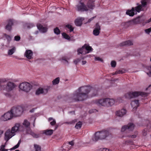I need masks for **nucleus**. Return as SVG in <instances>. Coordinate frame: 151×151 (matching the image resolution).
<instances>
[{
	"label": "nucleus",
	"mask_w": 151,
	"mask_h": 151,
	"mask_svg": "<svg viewBox=\"0 0 151 151\" xmlns=\"http://www.w3.org/2000/svg\"><path fill=\"white\" fill-rule=\"evenodd\" d=\"M134 11V8L133 7L131 9L127 10L126 14L129 16L132 17L135 14Z\"/></svg>",
	"instance_id": "obj_25"
},
{
	"label": "nucleus",
	"mask_w": 151,
	"mask_h": 151,
	"mask_svg": "<svg viewBox=\"0 0 151 151\" xmlns=\"http://www.w3.org/2000/svg\"><path fill=\"white\" fill-rule=\"evenodd\" d=\"M62 35L63 38L69 40L70 39V37L67 34L63 32L62 33Z\"/></svg>",
	"instance_id": "obj_37"
},
{
	"label": "nucleus",
	"mask_w": 151,
	"mask_h": 151,
	"mask_svg": "<svg viewBox=\"0 0 151 151\" xmlns=\"http://www.w3.org/2000/svg\"><path fill=\"white\" fill-rule=\"evenodd\" d=\"M94 2V0H89L88 1L87 4V6L88 9H94L95 6Z\"/></svg>",
	"instance_id": "obj_19"
},
{
	"label": "nucleus",
	"mask_w": 151,
	"mask_h": 151,
	"mask_svg": "<svg viewBox=\"0 0 151 151\" xmlns=\"http://www.w3.org/2000/svg\"><path fill=\"white\" fill-rule=\"evenodd\" d=\"M133 44L132 42L130 40H129L121 43L120 44V46L125 45L129 46L133 45Z\"/></svg>",
	"instance_id": "obj_26"
},
{
	"label": "nucleus",
	"mask_w": 151,
	"mask_h": 151,
	"mask_svg": "<svg viewBox=\"0 0 151 151\" xmlns=\"http://www.w3.org/2000/svg\"><path fill=\"white\" fill-rule=\"evenodd\" d=\"M47 91L48 90L47 89L39 88L36 90L35 93L37 95H39L41 93L45 94L47 92Z\"/></svg>",
	"instance_id": "obj_20"
},
{
	"label": "nucleus",
	"mask_w": 151,
	"mask_h": 151,
	"mask_svg": "<svg viewBox=\"0 0 151 151\" xmlns=\"http://www.w3.org/2000/svg\"><path fill=\"white\" fill-rule=\"evenodd\" d=\"M65 27L68 28L70 29V32H71L73 31L74 28L72 27V26L70 24H68L66 25Z\"/></svg>",
	"instance_id": "obj_36"
},
{
	"label": "nucleus",
	"mask_w": 151,
	"mask_h": 151,
	"mask_svg": "<svg viewBox=\"0 0 151 151\" xmlns=\"http://www.w3.org/2000/svg\"><path fill=\"white\" fill-rule=\"evenodd\" d=\"M111 65L112 67L114 68L116 65V62L115 61L113 60L111 62Z\"/></svg>",
	"instance_id": "obj_42"
},
{
	"label": "nucleus",
	"mask_w": 151,
	"mask_h": 151,
	"mask_svg": "<svg viewBox=\"0 0 151 151\" xmlns=\"http://www.w3.org/2000/svg\"><path fill=\"white\" fill-rule=\"evenodd\" d=\"M55 124H56V121H55V120H53L51 122H50V124L52 126L55 125Z\"/></svg>",
	"instance_id": "obj_54"
},
{
	"label": "nucleus",
	"mask_w": 151,
	"mask_h": 151,
	"mask_svg": "<svg viewBox=\"0 0 151 151\" xmlns=\"http://www.w3.org/2000/svg\"><path fill=\"white\" fill-rule=\"evenodd\" d=\"M84 20L83 18H79L77 19L75 21L76 25L77 26H81L82 24V22Z\"/></svg>",
	"instance_id": "obj_23"
},
{
	"label": "nucleus",
	"mask_w": 151,
	"mask_h": 151,
	"mask_svg": "<svg viewBox=\"0 0 151 151\" xmlns=\"http://www.w3.org/2000/svg\"><path fill=\"white\" fill-rule=\"evenodd\" d=\"M53 133V130L52 129H48L44 131V133L46 135H50Z\"/></svg>",
	"instance_id": "obj_30"
},
{
	"label": "nucleus",
	"mask_w": 151,
	"mask_h": 151,
	"mask_svg": "<svg viewBox=\"0 0 151 151\" xmlns=\"http://www.w3.org/2000/svg\"><path fill=\"white\" fill-rule=\"evenodd\" d=\"M151 22V17L148 19V20H146V21H145V19H144V22L143 23V25L144 26L147 23H149L150 22Z\"/></svg>",
	"instance_id": "obj_43"
},
{
	"label": "nucleus",
	"mask_w": 151,
	"mask_h": 151,
	"mask_svg": "<svg viewBox=\"0 0 151 151\" xmlns=\"http://www.w3.org/2000/svg\"><path fill=\"white\" fill-rule=\"evenodd\" d=\"M6 81L5 79H0V89L1 90V86H4V85H3V83H4L5 81Z\"/></svg>",
	"instance_id": "obj_40"
},
{
	"label": "nucleus",
	"mask_w": 151,
	"mask_h": 151,
	"mask_svg": "<svg viewBox=\"0 0 151 151\" xmlns=\"http://www.w3.org/2000/svg\"><path fill=\"white\" fill-rule=\"evenodd\" d=\"M11 130L14 134H15V132L18 130L21 131H24V128L22 125H20L19 123H16L12 128Z\"/></svg>",
	"instance_id": "obj_10"
},
{
	"label": "nucleus",
	"mask_w": 151,
	"mask_h": 151,
	"mask_svg": "<svg viewBox=\"0 0 151 151\" xmlns=\"http://www.w3.org/2000/svg\"><path fill=\"white\" fill-rule=\"evenodd\" d=\"M101 27L99 24V23H96L95 27L93 31V34L95 36H97L99 35L100 33Z\"/></svg>",
	"instance_id": "obj_14"
},
{
	"label": "nucleus",
	"mask_w": 151,
	"mask_h": 151,
	"mask_svg": "<svg viewBox=\"0 0 151 151\" xmlns=\"http://www.w3.org/2000/svg\"><path fill=\"white\" fill-rule=\"evenodd\" d=\"M3 131L1 130H0V137H1V135L3 133Z\"/></svg>",
	"instance_id": "obj_63"
},
{
	"label": "nucleus",
	"mask_w": 151,
	"mask_h": 151,
	"mask_svg": "<svg viewBox=\"0 0 151 151\" xmlns=\"http://www.w3.org/2000/svg\"><path fill=\"white\" fill-rule=\"evenodd\" d=\"M95 111H96L95 109H91V110H89V113L90 114H91V113L94 112Z\"/></svg>",
	"instance_id": "obj_58"
},
{
	"label": "nucleus",
	"mask_w": 151,
	"mask_h": 151,
	"mask_svg": "<svg viewBox=\"0 0 151 151\" xmlns=\"http://www.w3.org/2000/svg\"><path fill=\"white\" fill-rule=\"evenodd\" d=\"M131 21L132 22L133 24H141L143 25L144 22V19L138 17L131 20Z\"/></svg>",
	"instance_id": "obj_17"
},
{
	"label": "nucleus",
	"mask_w": 151,
	"mask_h": 151,
	"mask_svg": "<svg viewBox=\"0 0 151 151\" xmlns=\"http://www.w3.org/2000/svg\"><path fill=\"white\" fill-rule=\"evenodd\" d=\"M8 150L6 149H1L0 151H7Z\"/></svg>",
	"instance_id": "obj_62"
},
{
	"label": "nucleus",
	"mask_w": 151,
	"mask_h": 151,
	"mask_svg": "<svg viewBox=\"0 0 151 151\" xmlns=\"http://www.w3.org/2000/svg\"><path fill=\"white\" fill-rule=\"evenodd\" d=\"M32 88V86L29 83L27 82L21 83L19 85L20 89L27 93L29 92Z\"/></svg>",
	"instance_id": "obj_7"
},
{
	"label": "nucleus",
	"mask_w": 151,
	"mask_h": 151,
	"mask_svg": "<svg viewBox=\"0 0 151 151\" xmlns=\"http://www.w3.org/2000/svg\"><path fill=\"white\" fill-rule=\"evenodd\" d=\"M96 17V16L93 17L89 19L88 21V22H90L92 20H93L95 17Z\"/></svg>",
	"instance_id": "obj_55"
},
{
	"label": "nucleus",
	"mask_w": 151,
	"mask_h": 151,
	"mask_svg": "<svg viewBox=\"0 0 151 151\" xmlns=\"http://www.w3.org/2000/svg\"><path fill=\"white\" fill-rule=\"evenodd\" d=\"M86 63V61H82V64L83 65L85 64Z\"/></svg>",
	"instance_id": "obj_61"
},
{
	"label": "nucleus",
	"mask_w": 151,
	"mask_h": 151,
	"mask_svg": "<svg viewBox=\"0 0 151 151\" xmlns=\"http://www.w3.org/2000/svg\"><path fill=\"white\" fill-rule=\"evenodd\" d=\"M126 137H131L132 138H135L136 137H137V136L135 134H134V135H127L125 136Z\"/></svg>",
	"instance_id": "obj_46"
},
{
	"label": "nucleus",
	"mask_w": 151,
	"mask_h": 151,
	"mask_svg": "<svg viewBox=\"0 0 151 151\" xmlns=\"http://www.w3.org/2000/svg\"><path fill=\"white\" fill-rule=\"evenodd\" d=\"M147 132L145 130H144L143 132V136H145L147 134Z\"/></svg>",
	"instance_id": "obj_56"
},
{
	"label": "nucleus",
	"mask_w": 151,
	"mask_h": 151,
	"mask_svg": "<svg viewBox=\"0 0 151 151\" xmlns=\"http://www.w3.org/2000/svg\"><path fill=\"white\" fill-rule=\"evenodd\" d=\"M69 59L66 57H62L61 59L62 60L65 61V63H68V62L67 60Z\"/></svg>",
	"instance_id": "obj_44"
},
{
	"label": "nucleus",
	"mask_w": 151,
	"mask_h": 151,
	"mask_svg": "<svg viewBox=\"0 0 151 151\" xmlns=\"http://www.w3.org/2000/svg\"><path fill=\"white\" fill-rule=\"evenodd\" d=\"M124 72V70H119L116 71L114 74H122Z\"/></svg>",
	"instance_id": "obj_48"
},
{
	"label": "nucleus",
	"mask_w": 151,
	"mask_h": 151,
	"mask_svg": "<svg viewBox=\"0 0 151 151\" xmlns=\"http://www.w3.org/2000/svg\"><path fill=\"white\" fill-rule=\"evenodd\" d=\"M4 37L7 39L8 43H9L11 40V37L9 35H6V34H4Z\"/></svg>",
	"instance_id": "obj_35"
},
{
	"label": "nucleus",
	"mask_w": 151,
	"mask_h": 151,
	"mask_svg": "<svg viewBox=\"0 0 151 151\" xmlns=\"http://www.w3.org/2000/svg\"><path fill=\"white\" fill-rule=\"evenodd\" d=\"M26 133L31 135L34 138H37L39 137L38 135L32 132L30 128H29V129L27 130Z\"/></svg>",
	"instance_id": "obj_27"
},
{
	"label": "nucleus",
	"mask_w": 151,
	"mask_h": 151,
	"mask_svg": "<svg viewBox=\"0 0 151 151\" xmlns=\"http://www.w3.org/2000/svg\"><path fill=\"white\" fill-rule=\"evenodd\" d=\"M126 110L125 109H122L121 110L117 111L116 115L118 116L121 117L126 114Z\"/></svg>",
	"instance_id": "obj_22"
},
{
	"label": "nucleus",
	"mask_w": 151,
	"mask_h": 151,
	"mask_svg": "<svg viewBox=\"0 0 151 151\" xmlns=\"http://www.w3.org/2000/svg\"><path fill=\"white\" fill-rule=\"evenodd\" d=\"M34 147L35 149V151H41V147L40 145L37 144H34Z\"/></svg>",
	"instance_id": "obj_33"
},
{
	"label": "nucleus",
	"mask_w": 151,
	"mask_h": 151,
	"mask_svg": "<svg viewBox=\"0 0 151 151\" xmlns=\"http://www.w3.org/2000/svg\"><path fill=\"white\" fill-rule=\"evenodd\" d=\"M21 142L20 140H19L18 143L12 148H11L10 150H15L17 148H18L20 145V143Z\"/></svg>",
	"instance_id": "obj_38"
},
{
	"label": "nucleus",
	"mask_w": 151,
	"mask_h": 151,
	"mask_svg": "<svg viewBox=\"0 0 151 151\" xmlns=\"http://www.w3.org/2000/svg\"><path fill=\"white\" fill-rule=\"evenodd\" d=\"M5 147V145H2L1 147H0V150L3 149H4V148Z\"/></svg>",
	"instance_id": "obj_59"
},
{
	"label": "nucleus",
	"mask_w": 151,
	"mask_h": 151,
	"mask_svg": "<svg viewBox=\"0 0 151 151\" xmlns=\"http://www.w3.org/2000/svg\"><path fill=\"white\" fill-rule=\"evenodd\" d=\"M76 7L77 10L79 12H87L89 10L87 5L82 1H80L78 4L76 5Z\"/></svg>",
	"instance_id": "obj_9"
},
{
	"label": "nucleus",
	"mask_w": 151,
	"mask_h": 151,
	"mask_svg": "<svg viewBox=\"0 0 151 151\" xmlns=\"http://www.w3.org/2000/svg\"><path fill=\"white\" fill-rule=\"evenodd\" d=\"M53 119H52V117H50V118H49V119H48V121H51V120H52Z\"/></svg>",
	"instance_id": "obj_64"
},
{
	"label": "nucleus",
	"mask_w": 151,
	"mask_h": 151,
	"mask_svg": "<svg viewBox=\"0 0 151 151\" xmlns=\"http://www.w3.org/2000/svg\"><path fill=\"white\" fill-rule=\"evenodd\" d=\"M131 104L132 107H133V110H136L139 106V100H134L132 101Z\"/></svg>",
	"instance_id": "obj_18"
},
{
	"label": "nucleus",
	"mask_w": 151,
	"mask_h": 151,
	"mask_svg": "<svg viewBox=\"0 0 151 151\" xmlns=\"http://www.w3.org/2000/svg\"><path fill=\"white\" fill-rule=\"evenodd\" d=\"M145 31L146 33L149 34L151 32V27L148 29H145Z\"/></svg>",
	"instance_id": "obj_47"
},
{
	"label": "nucleus",
	"mask_w": 151,
	"mask_h": 151,
	"mask_svg": "<svg viewBox=\"0 0 151 151\" xmlns=\"http://www.w3.org/2000/svg\"><path fill=\"white\" fill-rule=\"evenodd\" d=\"M37 27L38 29L40 30H41V29H42V28L43 27V26H42V25L41 24H38L37 25Z\"/></svg>",
	"instance_id": "obj_51"
},
{
	"label": "nucleus",
	"mask_w": 151,
	"mask_h": 151,
	"mask_svg": "<svg viewBox=\"0 0 151 151\" xmlns=\"http://www.w3.org/2000/svg\"><path fill=\"white\" fill-rule=\"evenodd\" d=\"M22 124L23 126V128H24V130L25 129L26 130V132H27V130L29 129V128H30L29 127L30 123L27 119L24 120Z\"/></svg>",
	"instance_id": "obj_21"
},
{
	"label": "nucleus",
	"mask_w": 151,
	"mask_h": 151,
	"mask_svg": "<svg viewBox=\"0 0 151 151\" xmlns=\"http://www.w3.org/2000/svg\"><path fill=\"white\" fill-rule=\"evenodd\" d=\"M59 81L60 78L59 77L57 78L52 81V84L53 85H56L57 84L59 83Z\"/></svg>",
	"instance_id": "obj_32"
},
{
	"label": "nucleus",
	"mask_w": 151,
	"mask_h": 151,
	"mask_svg": "<svg viewBox=\"0 0 151 151\" xmlns=\"http://www.w3.org/2000/svg\"><path fill=\"white\" fill-rule=\"evenodd\" d=\"M54 31L55 34L58 35L60 33V32L59 29L58 27H56L54 29Z\"/></svg>",
	"instance_id": "obj_39"
},
{
	"label": "nucleus",
	"mask_w": 151,
	"mask_h": 151,
	"mask_svg": "<svg viewBox=\"0 0 151 151\" xmlns=\"http://www.w3.org/2000/svg\"><path fill=\"white\" fill-rule=\"evenodd\" d=\"M122 25L124 26L125 28H127L133 24H132V22L131 20L125 23H122Z\"/></svg>",
	"instance_id": "obj_29"
},
{
	"label": "nucleus",
	"mask_w": 151,
	"mask_h": 151,
	"mask_svg": "<svg viewBox=\"0 0 151 151\" xmlns=\"http://www.w3.org/2000/svg\"><path fill=\"white\" fill-rule=\"evenodd\" d=\"M108 131L104 130L96 132L93 138L92 139L93 141L96 142L99 139H105L109 136L111 137Z\"/></svg>",
	"instance_id": "obj_4"
},
{
	"label": "nucleus",
	"mask_w": 151,
	"mask_h": 151,
	"mask_svg": "<svg viewBox=\"0 0 151 151\" xmlns=\"http://www.w3.org/2000/svg\"><path fill=\"white\" fill-rule=\"evenodd\" d=\"M95 60L96 61H101V62H102L103 61V60L100 58L99 57H96L95 58Z\"/></svg>",
	"instance_id": "obj_52"
},
{
	"label": "nucleus",
	"mask_w": 151,
	"mask_h": 151,
	"mask_svg": "<svg viewBox=\"0 0 151 151\" xmlns=\"http://www.w3.org/2000/svg\"><path fill=\"white\" fill-rule=\"evenodd\" d=\"M81 58H78L74 61V63L76 65L81 60Z\"/></svg>",
	"instance_id": "obj_45"
},
{
	"label": "nucleus",
	"mask_w": 151,
	"mask_h": 151,
	"mask_svg": "<svg viewBox=\"0 0 151 151\" xmlns=\"http://www.w3.org/2000/svg\"><path fill=\"white\" fill-rule=\"evenodd\" d=\"M93 93L91 96H96L98 91L90 86H83L79 88L71 94L70 99L72 100L71 101H82L88 98V94L91 91Z\"/></svg>",
	"instance_id": "obj_1"
},
{
	"label": "nucleus",
	"mask_w": 151,
	"mask_h": 151,
	"mask_svg": "<svg viewBox=\"0 0 151 151\" xmlns=\"http://www.w3.org/2000/svg\"><path fill=\"white\" fill-rule=\"evenodd\" d=\"M13 116H14V115L10 110V112L8 111L2 115L1 117V119L3 121H6L10 119Z\"/></svg>",
	"instance_id": "obj_12"
},
{
	"label": "nucleus",
	"mask_w": 151,
	"mask_h": 151,
	"mask_svg": "<svg viewBox=\"0 0 151 151\" xmlns=\"http://www.w3.org/2000/svg\"><path fill=\"white\" fill-rule=\"evenodd\" d=\"M16 48L14 46H12L11 49L8 51V54L9 55H12L16 51Z\"/></svg>",
	"instance_id": "obj_28"
},
{
	"label": "nucleus",
	"mask_w": 151,
	"mask_h": 151,
	"mask_svg": "<svg viewBox=\"0 0 151 151\" xmlns=\"http://www.w3.org/2000/svg\"><path fill=\"white\" fill-rule=\"evenodd\" d=\"M82 125V123L81 122L79 121L77 123L75 126V128L78 129L81 127Z\"/></svg>",
	"instance_id": "obj_34"
},
{
	"label": "nucleus",
	"mask_w": 151,
	"mask_h": 151,
	"mask_svg": "<svg viewBox=\"0 0 151 151\" xmlns=\"http://www.w3.org/2000/svg\"><path fill=\"white\" fill-rule=\"evenodd\" d=\"M93 50L91 47L85 44L81 48L79 49L77 52L78 55L81 54L84 55L89 53Z\"/></svg>",
	"instance_id": "obj_6"
},
{
	"label": "nucleus",
	"mask_w": 151,
	"mask_h": 151,
	"mask_svg": "<svg viewBox=\"0 0 151 151\" xmlns=\"http://www.w3.org/2000/svg\"><path fill=\"white\" fill-rule=\"evenodd\" d=\"M115 100L113 99L107 98L95 100L94 103L99 106L106 107L113 105L115 103Z\"/></svg>",
	"instance_id": "obj_2"
},
{
	"label": "nucleus",
	"mask_w": 151,
	"mask_h": 151,
	"mask_svg": "<svg viewBox=\"0 0 151 151\" xmlns=\"http://www.w3.org/2000/svg\"><path fill=\"white\" fill-rule=\"evenodd\" d=\"M151 70L150 71L149 73H147V74L149 75V76L151 77V66H150Z\"/></svg>",
	"instance_id": "obj_60"
},
{
	"label": "nucleus",
	"mask_w": 151,
	"mask_h": 151,
	"mask_svg": "<svg viewBox=\"0 0 151 151\" xmlns=\"http://www.w3.org/2000/svg\"><path fill=\"white\" fill-rule=\"evenodd\" d=\"M134 125L132 123H130L127 125H124L122 126L121 132H124L127 130L129 131H132L134 129Z\"/></svg>",
	"instance_id": "obj_11"
},
{
	"label": "nucleus",
	"mask_w": 151,
	"mask_h": 151,
	"mask_svg": "<svg viewBox=\"0 0 151 151\" xmlns=\"http://www.w3.org/2000/svg\"><path fill=\"white\" fill-rule=\"evenodd\" d=\"M141 4L140 5L143 8H145L147 5V0H141Z\"/></svg>",
	"instance_id": "obj_31"
},
{
	"label": "nucleus",
	"mask_w": 151,
	"mask_h": 151,
	"mask_svg": "<svg viewBox=\"0 0 151 151\" xmlns=\"http://www.w3.org/2000/svg\"><path fill=\"white\" fill-rule=\"evenodd\" d=\"M68 143L69 145H71V146L73 145L74 144V143L73 141H72L70 142H68Z\"/></svg>",
	"instance_id": "obj_57"
},
{
	"label": "nucleus",
	"mask_w": 151,
	"mask_h": 151,
	"mask_svg": "<svg viewBox=\"0 0 151 151\" xmlns=\"http://www.w3.org/2000/svg\"><path fill=\"white\" fill-rule=\"evenodd\" d=\"M149 93L140 91L129 92L125 95V97L128 99H131L140 95L142 97H147Z\"/></svg>",
	"instance_id": "obj_5"
},
{
	"label": "nucleus",
	"mask_w": 151,
	"mask_h": 151,
	"mask_svg": "<svg viewBox=\"0 0 151 151\" xmlns=\"http://www.w3.org/2000/svg\"><path fill=\"white\" fill-rule=\"evenodd\" d=\"M15 87V85L14 83L12 82H8L6 85L1 86V91L7 97L11 96V95L9 92L13 90Z\"/></svg>",
	"instance_id": "obj_3"
},
{
	"label": "nucleus",
	"mask_w": 151,
	"mask_h": 151,
	"mask_svg": "<svg viewBox=\"0 0 151 151\" xmlns=\"http://www.w3.org/2000/svg\"><path fill=\"white\" fill-rule=\"evenodd\" d=\"M24 56L29 59H31L32 58L33 52L31 50H27L24 53Z\"/></svg>",
	"instance_id": "obj_16"
},
{
	"label": "nucleus",
	"mask_w": 151,
	"mask_h": 151,
	"mask_svg": "<svg viewBox=\"0 0 151 151\" xmlns=\"http://www.w3.org/2000/svg\"><path fill=\"white\" fill-rule=\"evenodd\" d=\"M7 22L8 24L5 26V29L10 31L12 29V26L14 24V20L12 19H9L8 20Z\"/></svg>",
	"instance_id": "obj_15"
},
{
	"label": "nucleus",
	"mask_w": 151,
	"mask_h": 151,
	"mask_svg": "<svg viewBox=\"0 0 151 151\" xmlns=\"http://www.w3.org/2000/svg\"><path fill=\"white\" fill-rule=\"evenodd\" d=\"M137 6L135 7H134V10L136 12L139 13L141 11H144V8H143L141 5H140V4H139V3H137Z\"/></svg>",
	"instance_id": "obj_24"
},
{
	"label": "nucleus",
	"mask_w": 151,
	"mask_h": 151,
	"mask_svg": "<svg viewBox=\"0 0 151 151\" xmlns=\"http://www.w3.org/2000/svg\"><path fill=\"white\" fill-rule=\"evenodd\" d=\"M40 31L42 32H45L47 31V28L45 27H43Z\"/></svg>",
	"instance_id": "obj_50"
},
{
	"label": "nucleus",
	"mask_w": 151,
	"mask_h": 151,
	"mask_svg": "<svg viewBox=\"0 0 151 151\" xmlns=\"http://www.w3.org/2000/svg\"><path fill=\"white\" fill-rule=\"evenodd\" d=\"M14 39L16 41H19L20 39V37L19 36H15L14 37Z\"/></svg>",
	"instance_id": "obj_49"
},
{
	"label": "nucleus",
	"mask_w": 151,
	"mask_h": 151,
	"mask_svg": "<svg viewBox=\"0 0 151 151\" xmlns=\"http://www.w3.org/2000/svg\"><path fill=\"white\" fill-rule=\"evenodd\" d=\"M5 139L8 141L12 137L15 135L10 129H8L5 133Z\"/></svg>",
	"instance_id": "obj_13"
},
{
	"label": "nucleus",
	"mask_w": 151,
	"mask_h": 151,
	"mask_svg": "<svg viewBox=\"0 0 151 151\" xmlns=\"http://www.w3.org/2000/svg\"><path fill=\"white\" fill-rule=\"evenodd\" d=\"M99 151H109V150L106 148H101L99 150Z\"/></svg>",
	"instance_id": "obj_53"
},
{
	"label": "nucleus",
	"mask_w": 151,
	"mask_h": 151,
	"mask_svg": "<svg viewBox=\"0 0 151 151\" xmlns=\"http://www.w3.org/2000/svg\"><path fill=\"white\" fill-rule=\"evenodd\" d=\"M14 116L17 117L20 116L23 111L22 108L19 106L14 107L11 109Z\"/></svg>",
	"instance_id": "obj_8"
},
{
	"label": "nucleus",
	"mask_w": 151,
	"mask_h": 151,
	"mask_svg": "<svg viewBox=\"0 0 151 151\" xmlns=\"http://www.w3.org/2000/svg\"><path fill=\"white\" fill-rule=\"evenodd\" d=\"M133 143V141L131 140H127L124 142L125 145H132Z\"/></svg>",
	"instance_id": "obj_41"
}]
</instances>
